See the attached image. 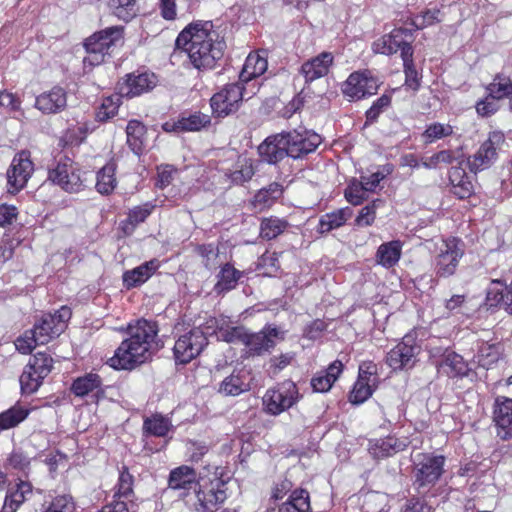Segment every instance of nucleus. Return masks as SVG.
<instances>
[{"mask_svg":"<svg viewBox=\"0 0 512 512\" xmlns=\"http://www.w3.org/2000/svg\"><path fill=\"white\" fill-rule=\"evenodd\" d=\"M177 49L184 51L199 71L215 67L224 53L225 43L211 21H194L187 25L175 40Z\"/></svg>","mask_w":512,"mask_h":512,"instance_id":"1","label":"nucleus"},{"mask_svg":"<svg viewBox=\"0 0 512 512\" xmlns=\"http://www.w3.org/2000/svg\"><path fill=\"white\" fill-rule=\"evenodd\" d=\"M158 332V325L152 320L138 319L130 323L129 337L121 342L109 359V365L114 369L130 370L148 361Z\"/></svg>","mask_w":512,"mask_h":512,"instance_id":"2","label":"nucleus"},{"mask_svg":"<svg viewBox=\"0 0 512 512\" xmlns=\"http://www.w3.org/2000/svg\"><path fill=\"white\" fill-rule=\"evenodd\" d=\"M320 135L309 131L281 132L267 137L258 147L262 160L301 158L314 152L321 144Z\"/></svg>","mask_w":512,"mask_h":512,"instance_id":"3","label":"nucleus"},{"mask_svg":"<svg viewBox=\"0 0 512 512\" xmlns=\"http://www.w3.org/2000/svg\"><path fill=\"white\" fill-rule=\"evenodd\" d=\"M226 498L224 483L218 478L201 479L192 492L184 494L186 506L194 512H216Z\"/></svg>","mask_w":512,"mask_h":512,"instance_id":"4","label":"nucleus"},{"mask_svg":"<svg viewBox=\"0 0 512 512\" xmlns=\"http://www.w3.org/2000/svg\"><path fill=\"white\" fill-rule=\"evenodd\" d=\"M121 39L122 28L118 26L109 27L87 38L84 43L87 53L84 58V64L97 66L103 63L105 57L109 55L111 47Z\"/></svg>","mask_w":512,"mask_h":512,"instance_id":"5","label":"nucleus"},{"mask_svg":"<svg viewBox=\"0 0 512 512\" xmlns=\"http://www.w3.org/2000/svg\"><path fill=\"white\" fill-rule=\"evenodd\" d=\"M208 334L209 331L201 327H194L181 334L173 347L176 363L187 364L197 358L208 344Z\"/></svg>","mask_w":512,"mask_h":512,"instance_id":"6","label":"nucleus"},{"mask_svg":"<svg viewBox=\"0 0 512 512\" xmlns=\"http://www.w3.org/2000/svg\"><path fill=\"white\" fill-rule=\"evenodd\" d=\"M71 315V310L67 306H62L55 313L44 314L33 327V333L36 334L38 342L45 345L61 335Z\"/></svg>","mask_w":512,"mask_h":512,"instance_id":"7","label":"nucleus"},{"mask_svg":"<svg viewBox=\"0 0 512 512\" xmlns=\"http://www.w3.org/2000/svg\"><path fill=\"white\" fill-rule=\"evenodd\" d=\"M435 257V273L439 277L452 276L458 267L460 259L464 255V244L458 238L442 240L437 248Z\"/></svg>","mask_w":512,"mask_h":512,"instance_id":"8","label":"nucleus"},{"mask_svg":"<svg viewBox=\"0 0 512 512\" xmlns=\"http://www.w3.org/2000/svg\"><path fill=\"white\" fill-rule=\"evenodd\" d=\"M255 93V91L248 92L239 82L227 84L212 96L211 108L217 116H227L239 108L240 102L245 97L250 98Z\"/></svg>","mask_w":512,"mask_h":512,"instance_id":"9","label":"nucleus"},{"mask_svg":"<svg viewBox=\"0 0 512 512\" xmlns=\"http://www.w3.org/2000/svg\"><path fill=\"white\" fill-rule=\"evenodd\" d=\"M299 400V392L292 381H284L275 388L267 390L263 397V404L268 413L279 415L292 407Z\"/></svg>","mask_w":512,"mask_h":512,"instance_id":"10","label":"nucleus"},{"mask_svg":"<svg viewBox=\"0 0 512 512\" xmlns=\"http://www.w3.org/2000/svg\"><path fill=\"white\" fill-rule=\"evenodd\" d=\"M379 88V81L370 70H359L351 73L342 84V93L350 101L374 95Z\"/></svg>","mask_w":512,"mask_h":512,"instance_id":"11","label":"nucleus"},{"mask_svg":"<svg viewBox=\"0 0 512 512\" xmlns=\"http://www.w3.org/2000/svg\"><path fill=\"white\" fill-rule=\"evenodd\" d=\"M445 459L443 456L419 453L414 458L415 485L424 488L433 485L443 472Z\"/></svg>","mask_w":512,"mask_h":512,"instance_id":"12","label":"nucleus"},{"mask_svg":"<svg viewBox=\"0 0 512 512\" xmlns=\"http://www.w3.org/2000/svg\"><path fill=\"white\" fill-rule=\"evenodd\" d=\"M420 350L421 347L417 344L415 337L412 334H407L389 351L386 362L393 370L412 368Z\"/></svg>","mask_w":512,"mask_h":512,"instance_id":"13","label":"nucleus"},{"mask_svg":"<svg viewBox=\"0 0 512 512\" xmlns=\"http://www.w3.org/2000/svg\"><path fill=\"white\" fill-rule=\"evenodd\" d=\"M284 338V332L277 327L266 326L258 333H247L244 345L249 352L261 355L270 351L276 345L277 341Z\"/></svg>","mask_w":512,"mask_h":512,"instance_id":"14","label":"nucleus"},{"mask_svg":"<svg viewBox=\"0 0 512 512\" xmlns=\"http://www.w3.org/2000/svg\"><path fill=\"white\" fill-rule=\"evenodd\" d=\"M49 179L68 192L80 189L83 179L73 162H57L54 168L49 169Z\"/></svg>","mask_w":512,"mask_h":512,"instance_id":"15","label":"nucleus"},{"mask_svg":"<svg viewBox=\"0 0 512 512\" xmlns=\"http://www.w3.org/2000/svg\"><path fill=\"white\" fill-rule=\"evenodd\" d=\"M205 329L209 334H216L218 339L229 343H241L244 345L247 331L242 326H230L226 317L211 318L206 322Z\"/></svg>","mask_w":512,"mask_h":512,"instance_id":"16","label":"nucleus"},{"mask_svg":"<svg viewBox=\"0 0 512 512\" xmlns=\"http://www.w3.org/2000/svg\"><path fill=\"white\" fill-rule=\"evenodd\" d=\"M493 419L497 427V435L502 440L512 438V399L498 396L495 399Z\"/></svg>","mask_w":512,"mask_h":512,"instance_id":"17","label":"nucleus"},{"mask_svg":"<svg viewBox=\"0 0 512 512\" xmlns=\"http://www.w3.org/2000/svg\"><path fill=\"white\" fill-rule=\"evenodd\" d=\"M67 106V92L60 86H55L36 97L35 107L44 114H57Z\"/></svg>","mask_w":512,"mask_h":512,"instance_id":"18","label":"nucleus"},{"mask_svg":"<svg viewBox=\"0 0 512 512\" xmlns=\"http://www.w3.org/2000/svg\"><path fill=\"white\" fill-rule=\"evenodd\" d=\"M405 36L403 29H393L389 34L382 36L373 43V51L384 55H392L400 51L401 58L403 59V50L411 47L406 41Z\"/></svg>","mask_w":512,"mask_h":512,"instance_id":"19","label":"nucleus"},{"mask_svg":"<svg viewBox=\"0 0 512 512\" xmlns=\"http://www.w3.org/2000/svg\"><path fill=\"white\" fill-rule=\"evenodd\" d=\"M333 59L332 53L322 52L304 62L300 68V74L303 75L306 83H311L328 74Z\"/></svg>","mask_w":512,"mask_h":512,"instance_id":"20","label":"nucleus"},{"mask_svg":"<svg viewBox=\"0 0 512 512\" xmlns=\"http://www.w3.org/2000/svg\"><path fill=\"white\" fill-rule=\"evenodd\" d=\"M156 84L154 74L141 73L131 74L125 82L120 85V94L128 98L139 96L142 93L150 91Z\"/></svg>","mask_w":512,"mask_h":512,"instance_id":"21","label":"nucleus"},{"mask_svg":"<svg viewBox=\"0 0 512 512\" xmlns=\"http://www.w3.org/2000/svg\"><path fill=\"white\" fill-rule=\"evenodd\" d=\"M196 472L189 466L183 465L173 469L169 475L168 485L173 490H183L184 496L187 492H192L198 485Z\"/></svg>","mask_w":512,"mask_h":512,"instance_id":"22","label":"nucleus"},{"mask_svg":"<svg viewBox=\"0 0 512 512\" xmlns=\"http://www.w3.org/2000/svg\"><path fill=\"white\" fill-rule=\"evenodd\" d=\"M210 124V117L203 113H194L182 116L175 122H166L163 129L167 132H192L199 131Z\"/></svg>","mask_w":512,"mask_h":512,"instance_id":"23","label":"nucleus"},{"mask_svg":"<svg viewBox=\"0 0 512 512\" xmlns=\"http://www.w3.org/2000/svg\"><path fill=\"white\" fill-rule=\"evenodd\" d=\"M268 67L267 59L257 52L250 53L239 74V83L243 86L263 75Z\"/></svg>","mask_w":512,"mask_h":512,"instance_id":"24","label":"nucleus"},{"mask_svg":"<svg viewBox=\"0 0 512 512\" xmlns=\"http://www.w3.org/2000/svg\"><path fill=\"white\" fill-rule=\"evenodd\" d=\"M493 99L512 97V67H506L497 73L493 81L486 88Z\"/></svg>","mask_w":512,"mask_h":512,"instance_id":"25","label":"nucleus"},{"mask_svg":"<svg viewBox=\"0 0 512 512\" xmlns=\"http://www.w3.org/2000/svg\"><path fill=\"white\" fill-rule=\"evenodd\" d=\"M160 267L157 259H152L144 264L126 271L123 274V282L127 288L136 287L146 282Z\"/></svg>","mask_w":512,"mask_h":512,"instance_id":"26","label":"nucleus"},{"mask_svg":"<svg viewBox=\"0 0 512 512\" xmlns=\"http://www.w3.org/2000/svg\"><path fill=\"white\" fill-rule=\"evenodd\" d=\"M250 377L244 370L233 371L221 383L219 392L226 396H237L250 388Z\"/></svg>","mask_w":512,"mask_h":512,"instance_id":"27","label":"nucleus"},{"mask_svg":"<svg viewBox=\"0 0 512 512\" xmlns=\"http://www.w3.org/2000/svg\"><path fill=\"white\" fill-rule=\"evenodd\" d=\"M406 447V439H397L389 436L384 439L372 441L370 443L369 452L374 458H384L403 451Z\"/></svg>","mask_w":512,"mask_h":512,"instance_id":"28","label":"nucleus"},{"mask_svg":"<svg viewBox=\"0 0 512 512\" xmlns=\"http://www.w3.org/2000/svg\"><path fill=\"white\" fill-rule=\"evenodd\" d=\"M32 494V485L28 482L20 481L7 492L2 510L4 512H16L21 504L30 499Z\"/></svg>","mask_w":512,"mask_h":512,"instance_id":"29","label":"nucleus"},{"mask_svg":"<svg viewBox=\"0 0 512 512\" xmlns=\"http://www.w3.org/2000/svg\"><path fill=\"white\" fill-rule=\"evenodd\" d=\"M33 171V162H17L7 171L9 191L14 193L21 190L27 183Z\"/></svg>","mask_w":512,"mask_h":512,"instance_id":"30","label":"nucleus"},{"mask_svg":"<svg viewBox=\"0 0 512 512\" xmlns=\"http://www.w3.org/2000/svg\"><path fill=\"white\" fill-rule=\"evenodd\" d=\"M343 370L341 361H334L324 373H319L311 379V386L315 392L324 393L331 389Z\"/></svg>","mask_w":512,"mask_h":512,"instance_id":"31","label":"nucleus"},{"mask_svg":"<svg viewBox=\"0 0 512 512\" xmlns=\"http://www.w3.org/2000/svg\"><path fill=\"white\" fill-rule=\"evenodd\" d=\"M499 280H493L487 291V301L491 306L499 305L506 312L512 315V283L506 285L503 289H499L497 285Z\"/></svg>","mask_w":512,"mask_h":512,"instance_id":"32","label":"nucleus"},{"mask_svg":"<svg viewBox=\"0 0 512 512\" xmlns=\"http://www.w3.org/2000/svg\"><path fill=\"white\" fill-rule=\"evenodd\" d=\"M102 381L99 375L94 373L86 374L77 378L72 384V391L76 396L84 397L92 395L98 397L101 390Z\"/></svg>","mask_w":512,"mask_h":512,"instance_id":"33","label":"nucleus"},{"mask_svg":"<svg viewBox=\"0 0 512 512\" xmlns=\"http://www.w3.org/2000/svg\"><path fill=\"white\" fill-rule=\"evenodd\" d=\"M353 215V211L349 207L341 208L331 213L323 215L318 224V232L321 234L328 233L333 229L339 228L345 224Z\"/></svg>","mask_w":512,"mask_h":512,"instance_id":"34","label":"nucleus"},{"mask_svg":"<svg viewBox=\"0 0 512 512\" xmlns=\"http://www.w3.org/2000/svg\"><path fill=\"white\" fill-rule=\"evenodd\" d=\"M282 187L278 183H272L267 188L259 190L251 200V206L256 211H263L271 207L274 202L281 197Z\"/></svg>","mask_w":512,"mask_h":512,"instance_id":"35","label":"nucleus"},{"mask_svg":"<svg viewBox=\"0 0 512 512\" xmlns=\"http://www.w3.org/2000/svg\"><path fill=\"white\" fill-rule=\"evenodd\" d=\"M402 244L398 240L383 243L379 246L376 253L377 263L383 267H393L400 259Z\"/></svg>","mask_w":512,"mask_h":512,"instance_id":"36","label":"nucleus"},{"mask_svg":"<svg viewBox=\"0 0 512 512\" xmlns=\"http://www.w3.org/2000/svg\"><path fill=\"white\" fill-rule=\"evenodd\" d=\"M145 132V126L140 121L131 120L128 122L126 127L127 144L136 157H140L144 150L143 137Z\"/></svg>","mask_w":512,"mask_h":512,"instance_id":"37","label":"nucleus"},{"mask_svg":"<svg viewBox=\"0 0 512 512\" xmlns=\"http://www.w3.org/2000/svg\"><path fill=\"white\" fill-rule=\"evenodd\" d=\"M278 512H311L309 493L303 489L293 491Z\"/></svg>","mask_w":512,"mask_h":512,"instance_id":"38","label":"nucleus"},{"mask_svg":"<svg viewBox=\"0 0 512 512\" xmlns=\"http://www.w3.org/2000/svg\"><path fill=\"white\" fill-rule=\"evenodd\" d=\"M437 364L445 373L451 376L464 375L467 371L463 357L453 351H445L442 360Z\"/></svg>","mask_w":512,"mask_h":512,"instance_id":"39","label":"nucleus"},{"mask_svg":"<svg viewBox=\"0 0 512 512\" xmlns=\"http://www.w3.org/2000/svg\"><path fill=\"white\" fill-rule=\"evenodd\" d=\"M172 429V423L169 418L160 414L147 417L143 423V431L146 434L164 437Z\"/></svg>","mask_w":512,"mask_h":512,"instance_id":"40","label":"nucleus"},{"mask_svg":"<svg viewBox=\"0 0 512 512\" xmlns=\"http://www.w3.org/2000/svg\"><path fill=\"white\" fill-rule=\"evenodd\" d=\"M115 162H108L98 173L96 188L101 194H109L116 187Z\"/></svg>","mask_w":512,"mask_h":512,"instance_id":"41","label":"nucleus"},{"mask_svg":"<svg viewBox=\"0 0 512 512\" xmlns=\"http://www.w3.org/2000/svg\"><path fill=\"white\" fill-rule=\"evenodd\" d=\"M289 226L288 222L275 216L264 218L260 225V236L271 240L283 233Z\"/></svg>","mask_w":512,"mask_h":512,"instance_id":"42","label":"nucleus"},{"mask_svg":"<svg viewBox=\"0 0 512 512\" xmlns=\"http://www.w3.org/2000/svg\"><path fill=\"white\" fill-rule=\"evenodd\" d=\"M133 492V476L128 472L127 468L124 467L120 471L118 483L116 485V491L113 495V501L109 505H114L118 501L124 502L126 505V499Z\"/></svg>","mask_w":512,"mask_h":512,"instance_id":"43","label":"nucleus"},{"mask_svg":"<svg viewBox=\"0 0 512 512\" xmlns=\"http://www.w3.org/2000/svg\"><path fill=\"white\" fill-rule=\"evenodd\" d=\"M242 272L226 264L220 271L218 282L215 286L218 292L229 291L236 287Z\"/></svg>","mask_w":512,"mask_h":512,"instance_id":"44","label":"nucleus"},{"mask_svg":"<svg viewBox=\"0 0 512 512\" xmlns=\"http://www.w3.org/2000/svg\"><path fill=\"white\" fill-rule=\"evenodd\" d=\"M256 168L252 162H235L227 176L234 184H243L255 174Z\"/></svg>","mask_w":512,"mask_h":512,"instance_id":"45","label":"nucleus"},{"mask_svg":"<svg viewBox=\"0 0 512 512\" xmlns=\"http://www.w3.org/2000/svg\"><path fill=\"white\" fill-rule=\"evenodd\" d=\"M28 410L14 406L0 414V429L7 430L17 426L28 416Z\"/></svg>","mask_w":512,"mask_h":512,"instance_id":"46","label":"nucleus"},{"mask_svg":"<svg viewBox=\"0 0 512 512\" xmlns=\"http://www.w3.org/2000/svg\"><path fill=\"white\" fill-rule=\"evenodd\" d=\"M503 135L497 132L490 134L489 138L481 145L475 160H492L498 157V144L503 142Z\"/></svg>","mask_w":512,"mask_h":512,"instance_id":"47","label":"nucleus"},{"mask_svg":"<svg viewBox=\"0 0 512 512\" xmlns=\"http://www.w3.org/2000/svg\"><path fill=\"white\" fill-rule=\"evenodd\" d=\"M413 49L412 47H407L406 50H403V66H404V72H405V84L413 89L417 90L419 87V78H418V72L416 68L414 67L413 60Z\"/></svg>","mask_w":512,"mask_h":512,"instance_id":"48","label":"nucleus"},{"mask_svg":"<svg viewBox=\"0 0 512 512\" xmlns=\"http://www.w3.org/2000/svg\"><path fill=\"white\" fill-rule=\"evenodd\" d=\"M452 133L453 127L451 125L435 122L427 126L422 134V139L425 143H433L450 136Z\"/></svg>","mask_w":512,"mask_h":512,"instance_id":"49","label":"nucleus"},{"mask_svg":"<svg viewBox=\"0 0 512 512\" xmlns=\"http://www.w3.org/2000/svg\"><path fill=\"white\" fill-rule=\"evenodd\" d=\"M373 387L374 383L364 380V378L357 379L350 393L351 403L361 404L365 402L372 395Z\"/></svg>","mask_w":512,"mask_h":512,"instance_id":"50","label":"nucleus"},{"mask_svg":"<svg viewBox=\"0 0 512 512\" xmlns=\"http://www.w3.org/2000/svg\"><path fill=\"white\" fill-rule=\"evenodd\" d=\"M120 95L106 97L102 100L100 107L97 110L96 117L99 121H107L116 115L120 106Z\"/></svg>","mask_w":512,"mask_h":512,"instance_id":"51","label":"nucleus"},{"mask_svg":"<svg viewBox=\"0 0 512 512\" xmlns=\"http://www.w3.org/2000/svg\"><path fill=\"white\" fill-rule=\"evenodd\" d=\"M52 364L53 359L49 355L37 353L31 358L27 366L44 379L51 372Z\"/></svg>","mask_w":512,"mask_h":512,"instance_id":"52","label":"nucleus"},{"mask_svg":"<svg viewBox=\"0 0 512 512\" xmlns=\"http://www.w3.org/2000/svg\"><path fill=\"white\" fill-rule=\"evenodd\" d=\"M135 3L136 0H109V7L118 18L128 21L135 14L133 11Z\"/></svg>","mask_w":512,"mask_h":512,"instance_id":"53","label":"nucleus"},{"mask_svg":"<svg viewBox=\"0 0 512 512\" xmlns=\"http://www.w3.org/2000/svg\"><path fill=\"white\" fill-rule=\"evenodd\" d=\"M366 189L362 179L360 181L353 180L345 189L346 200L354 206L360 205L366 199Z\"/></svg>","mask_w":512,"mask_h":512,"instance_id":"54","label":"nucleus"},{"mask_svg":"<svg viewBox=\"0 0 512 512\" xmlns=\"http://www.w3.org/2000/svg\"><path fill=\"white\" fill-rule=\"evenodd\" d=\"M19 381L22 391L24 393L31 394L38 390L43 379L42 376H39L38 374L34 373L32 369L26 366L25 370L20 376Z\"/></svg>","mask_w":512,"mask_h":512,"instance_id":"55","label":"nucleus"},{"mask_svg":"<svg viewBox=\"0 0 512 512\" xmlns=\"http://www.w3.org/2000/svg\"><path fill=\"white\" fill-rule=\"evenodd\" d=\"M381 205H383V201L376 199L372 203L363 207L355 219L356 225L360 227H367L372 225L376 218V210Z\"/></svg>","mask_w":512,"mask_h":512,"instance_id":"56","label":"nucleus"},{"mask_svg":"<svg viewBox=\"0 0 512 512\" xmlns=\"http://www.w3.org/2000/svg\"><path fill=\"white\" fill-rule=\"evenodd\" d=\"M35 333H33V329L26 331L23 336H20L16 342V349L22 354H29L32 350L37 346L41 345L37 337H35Z\"/></svg>","mask_w":512,"mask_h":512,"instance_id":"57","label":"nucleus"},{"mask_svg":"<svg viewBox=\"0 0 512 512\" xmlns=\"http://www.w3.org/2000/svg\"><path fill=\"white\" fill-rule=\"evenodd\" d=\"M477 357L482 367H489L498 360L499 352L495 346L485 344L479 349Z\"/></svg>","mask_w":512,"mask_h":512,"instance_id":"58","label":"nucleus"},{"mask_svg":"<svg viewBox=\"0 0 512 512\" xmlns=\"http://www.w3.org/2000/svg\"><path fill=\"white\" fill-rule=\"evenodd\" d=\"M391 98L388 95L379 97L373 105L366 111L367 122H374L379 115L390 105Z\"/></svg>","mask_w":512,"mask_h":512,"instance_id":"59","label":"nucleus"},{"mask_svg":"<svg viewBox=\"0 0 512 512\" xmlns=\"http://www.w3.org/2000/svg\"><path fill=\"white\" fill-rule=\"evenodd\" d=\"M439 14L440 11L438 9H431L422 12L419 15H416L413 19V25L417 29H422L426 26L433 25L436 22H439Z\"/></svg>","mask_w":512,"mask_h":512,"instance_id":"60","label":"nucleus"},{"mask_svg":"<svg viewBox=\"0 0 512 512\" xmlns=\"http://www.w3.org/2000/svg\"><path fill=\"white\" fill-rule=\"evenodd\" d=\"M391 172V169L384 167L383 170L372 173L369 176H361L364 183V189L368 192H373L379 183Z\"/></svg>","mask_w":512,"mask_h":512,"instance_id":"61","label":"nucleus"},{"mask_svg":"<svg viewBox=\"0 0 512 512\" xmlns=\"http://www.w3.org/2000/svg\"><path fill=\"white\" fill-rule=\"evenodd\" d=\"M21 106V101L13 93L6 90L0 91V108H6L10 111H18Z\"/></svg>","mask_w":512,"mask_h":512,"instance_id":"62","label":"nucleus"},{"mask_svg":"<svg viewBox=\"0 0 512 512\" xmlns=\"http://www.w3.org/2000/svg\"><path fill=\"white\" fill-rule=\"evenodd\" d=\"M72 508V503L67 496H58L44 512H71Z\"/></svg>","mask_w":512,"mask_h":512,"instance_id":"63","label":"nucleus"},{"mask_svg":"<svg viewBox=\"0 0 512 512\" xmlns=\"http://www.w3.org/2000/svg\"><path fill=\"white\" fill-rule=\"evenodd\" d=\"M402 512H431V507L418 498H411L402 507Z\"/></svg>","mask_w":512,"mask_h":512,"instance_id":"64","label":"nucleus"}]
</instances>
